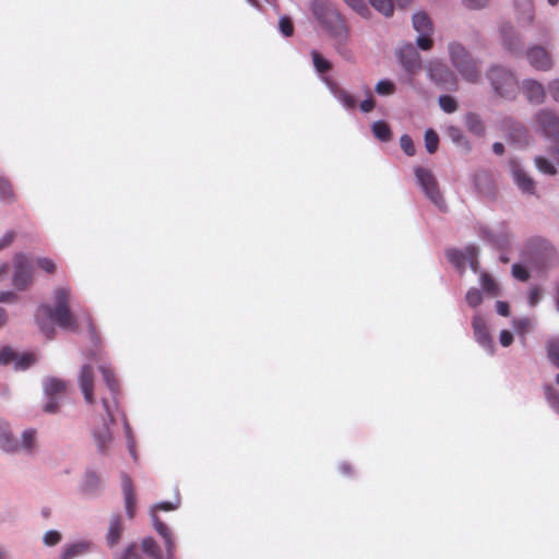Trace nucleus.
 Wrapping results in <instances>:
<instances>
[{
    "label": "nucleus",
    "instance_id": "f257e3e1",
    "mask_svg": "<svg viewBox=\"0 0 559 559\" xmlns=\"http://www.w3.org/2000/svg\"><path fill=\"white\" fill-rule=\"evenodd\" d=\"M71 290L68 287H57L53 290V305H40L35 313L39 330L48 340L56 336L55 326L48 320L57 323L61 329L72 332L79 331V324L70 310Z\"/></svg>",
    "mask_w": 559,
    "mask_h": 559
},
{
    "label": "nucleus",
    "instance_id": "f03ea898",
    "mask_svg": "<svg viewBox=\"0 0 559 559\" xmlns=\"http://www.w3.org/2000/svg\"><path fill=\"white\" fill-rule=\"evenodd\" d=\"M449 56L452 66L460 75L469 83H477L480 78L478 62L460 43H451L449 45Z\"/></svg>",
    "mask_w": 559,
    "mask_h": 559
},
{
    "label": "nucleus",
    "instance_id": "7ed1b4c3",
    "mask_svg": "<svg viewBox=\"0 0 559 559\" xmlns=\"http://www.w3.org/2000/svg\"><path fill=\"white\" fill-rule=\"evenodd\" d=\"M535 121L542 134L554 143L550 154L559 165V117L550 109H540Z\"/></svg>",
    "mask_w": 559,
    "mask_h": 559
},
{
    "label": "nucleus",
    "instance_id": "20e7f679",
    "mask_svg": "<svg viewBox=\"0 0 559 559\" xmlns=\"http://www.w3.org/2000/svg\"><path fill=\"white\" fill-rule=\"evenodd\" d=\"M487 76L495 92L503 98H514L518 92V81L513 73L502 67H492Z\"/></svg>",
    "mask_w": 559,
    "mask_h": 559
},
{
    "label": "nucleus",
    "instance_id": "39448f33",
    "mask_svg": "<svg viewBox=\"0 0 559 559\" xmlns=\"http://www.w3.org/2000/svg\"><path fill=\"white\" fill-rule=\"evenodd\" d=\"M68 391V383L59 378L49 377L44 382V392L47 399L43 409L46 413H56L59 409L60 402L64 399Z\"/></svg>",
    "mask_w": 559,
    "mask_h": 559
},
{
    "label": "nucleus",
    "instance_id": "423d86ee",
    "mask_svg": "<svg viewBox=\"0 0 559 559\" xmlns=\"http://www.w3.org/2000/svg\"><path fill=\"white\" fill-rule=\"evenodd\" d=\"M415 175L418 183L423 188L425 194L429 200L439 209L444 206V200L440 193L438 182L433 176V174L425 168L417 167L415 169Z\"/></svg>",
    "mask_w": 559,
    "mask_h": 559
},
{
    "label": "nucleus",
    "instance_id": "0eeeda50",
    "mask_svg": "<svg viewBox=\"0 0 559 559\" xmlns=\"http://www.w3.org/2000/svg\"><path fill=\"white\" fill-rule=\"evenodd\" d=\"M14 274L12 284L17 290L26 289L33 282V265L28 257L24 253L14 255Z\"/></svg>",
    "mask_w": 559,
    "mask_h": 559
},
{
    "label": "nucleus",
    "instance_id": "6e6552de",
    "mask_svg": "<svg viewBox=\"0 0 559 559\" xmlns=\"http://www.w3.org/2000/svg\"><path fill=\"white\" fill-rule=\"evenodd\" d=\"M319 19L334 40L349 38L345 20L334 9L328 8Z\"/></svg>",
    "mask_w": 559,
    "mask_h": 559
},
{
    "label": "nucleus",
    "instance_id": "1a4fd4ad",
    "mask_svg": "<svg viewBox=\"0 0 559 559\" xmlns=\"http://www.w3.org/2000/svg\"><path fill=\"white\" fill-rule=\"evenodd\" d=\"M429 76L438 85L449 91L457 90V80L453 71L442 62H431L429 64Z\"/></svg>",
    "mask_w": 559,
    "mask_h": 559
},
{
    "label": "nucleus",
    "instance_id": "9d476101",
    "mask_svg": "<svg viewBox=\"0 0 559 559\" xmlns=\"http://www.w3.org/2000/svg\"><path fill=\"white\" fill-rule=\"evenodd\" d=\"M513 9L519 26L526 27L532 25L535 16L533 0H513Z\"/></svg>",
    "mask_w": 559,
    "mask_h": 559
},
{
    "label": "nucleus",
    "instance_id": "9b49d317",
    "mask_svg": "<svg viewBox=\"0 0 559 559\" xmlns=\"http://www.w3.org/2000/svg\"><path fill=\"white\" fill-rule=\"evenodd\" d=\"M403 68L412 75L417 74L421 70V59L417 50L408 45L403 47L399 53Z\"/></svg>",
    "mask_w": 559,
    "mask_h": 559
},
{
    "label": "nucleus",
    "instance_id": "f8f14e48",
    "mask_svg": "<svg viewBox=\"0 0 559 559\" xmlns=\"http://www.w3.org/2000/svg\"><path fill=\"white\" fill-rule=\"evenodd\" d=\"M79 385L88 404L94 403V372L90 365H84L80 371Z\"/></svg>",
    "mask_w": 559,
    "mask_h": 559
},
{
    "label": "nucleus",
    "instance_id": "ddd939ff",
    "mask_svg": "<svg viewBox=\"0 0 559 559\" xmlns=\"http://www.w3.org/2000/svg\"><path fill=\"white\" fill-rule=\"evenodd\" d=\"M527 59L530 63L537 70L548 71L551 66V58L543 47H533L527 51Z\"/></svg>",
    "mask_w": 559,
    "mask_h": 559
},
{
    "label": "nucleus",
    "instance_id": "4468645a",
    "mask_svg": "<svg viewBox=\"0 0 559 559\" xmlns=\"http://www.w3.org/2000/svg\"><path fill=\"white\" fill-rule=\"evenodd\" d=\"M121 488L124 497L126 512L129 519L135 515V492L131 478L127 474L121 475Z\"/></svg>",
    "mask_w": 559,
    "mask_h": 559
},
{
    "label": "nucleus",
    "instance_id": "2eb2a0df",
    "mask_svg": "<svg viewBox=\"0 0 559 559\" xmlns=\"http://www.w3.org/2000/svg\"><path fill=\"white\" fill-rule=\"evenodd\" d=\"M477 255V249L474 246H468L464 251L460 250H448L447 258L449 261L454 264L456 267H463L466 261H469L472 266H474V260Z\"/></svg>",
    "mask_w": 559,
    "mask_h": 559
},
{
    "label": "nucleus",
    "instance_id": "dca6fc26",
    "mask_svg": "<svg viewBox=\"0 0 559 559\" xmlns=\"http://www.w3.org/2000/svg\"><path fill=\"white\" fill-rule=\"evenodd\" d=\"M523 93L531 104L539 105L544 103L546 93L544 86L534 80H526L523 83Z\"/></svg>",
    "mask_w": 559,
    "mask_h": 559
},
{
    "label": "nucleus",
    "instance_id": "f3484780",
    "mask_svg": "<svg viewBox=\"0 0 559 559\" xmlns=\"http://www.w3.org/2000/svg\"><path fill=\"white\" fill-rule=\"evenodd\" d=\"M499 32L502 44L509 51L514 52L521 48L520 37L510 23L501 24Z\"/></svg>",
    "mask_w": 559,
    "mask_h": 559
},
{
    "label": "nucleus",
    "instance_id": "a211bd4d",
    "mask_svg": "<svg viewBox=\"0 0 559 559\" xmlns=\"http://www.w3.org/2000/svg\"><path fill=\"white\" fill-rule=\"evenodd\" d=\"M123 532L122 519L119 514H112L109 521L106 542L108 546L114 547L118 544Z\"/></svg>",
    "mask_w": 559,
    "mask_h": 559
},
{
    "label": "nucleus",
    "instance_id": "6ab92c4d",
    "mask_svg": "<svg viewBox=\"0 0 559 559\" xmlns=\"http://www.w3.org/2000/svg\"><path fill=\"white\" fill-rule=\"evenodd\" d=\"M472 326L474 331V336L476 341L483 345L487 346L490 343V335L486 325V322L481 316L478 313L474 314Z\"/></svg>",
    "mask_w": 559,
    "mask_h": 559
},
{
    "label": "nucleus",
    "instance_id": "aec40b11",
    "mask_svg": "<svg viewBox=\"0 0 559 559\" xmlns=\"http://www.w3.org/2000/svg\"><path fill=\"white\" fill-rule=\"evenodd\" d=\"M513 179L523 192L525 193H535L536 185L535 181L520 167L513 168Z\"/></svg>",
    "mask_w": 559,
    "mask_h": 559
},
{
    "label": "nucleus",
    "instance_id": "412c9836",
    "mask_svg": "<svg viewBox=\"0 0 559 559\" xmlns=\"http://www.w3.org/2000/svg\"><path fill=\"white\" fill-rule=\"evenodd\" d=\"M397 5L401 8H405L409 4L411 0H395ZM370 4L380 13L385 16H391L393 14L394 5L393 0H369Z\"/></svg>",
    "mask_w": 559,
    "mask_h": 559
},
{
    "label": "nucleus",
    "instance_id": "4be33fe9",
    "mask_svg": "<svg viewBox=\"0 0 559 559\" xmlns=\"http://www.w3.org/2000/svg\"><path fill=\"white\" fill-rule=\"evenodd\" d=\"M504 128L508 129L510 138L514 142L519 144L527 142V130L522 123L506 120Z\"/></svg>",
    "mask_w": 559,
    "mask_h": 559
},
{
    "label": "nucleus",
    "instance_id": "5701e85b",
    "mask_svg": "<svg viewBox=\"0 0 559 559\" xmlns=\"http://www.w3.org/2000/svg\"><path fill=\"white\" fill-rule=\"evenodd\" d=\"M90 543L79 542L63 547L61 559H73L88 551Z\"/></svg>",
    "mask_w": 559,
    "mask_h": 559
},
{
    "label": "nucleus",
    "instance_id": "b1692460",
    "mask_svg": "<svg viewBox=\"0 0 559 559\" xmlns=\"http://www.w3.org/2000/svg\"><path fill=\"white\" fill-rule=\"evenodd\" d=\"M413 26L419 34L432 32V23L429 16L424 12H418L413 15Z\"/></svg>",
    "mask_w": 559,
    "mask_h": 559
},
{
    "label": "nucleus",
    "instance_id": "393cba45",
    "mask_svg": "<svg viewBox=\"0 0 559 559\" xmlns=\"http://www.w3.org/2000/svg\"><path fill=\"white\" fill-rule=\"evenodd\" d=\"M465 123L467 129L476 134V135H484L485 133V127L480 118L476 114H467L465 117Z\"/></svg>",
    "mask_w": 559,
    "mask_h": 559
},
{
    "label": "nucleus",
    "instance_id": "a878e982",
    "mask_svg": "<svg viewBox=\"0 0 559 559\" xmlns=\"http://www.w3.org/2000/svg\"><path fill=\"white\" fill-rule=\"evenodd\" d=\"M373 135L380 141L388 142L392 138L390 126L384 121H376L372 127Z\"/></svg>",
    "mask_w": 559,
    "mask_h": 559
},
{
    "label": "nucleus",
    "instance_id": "bb28decb",
    "mask_svg": "<svg viewBox=\"0 0 559 559\" xmlns=\"http://www.w3.org/2000/svg\"><path fill=\"white\" fill-rule=\"evenodd\" d=\"M94 439L100 452L105 451L107 445L111 442V433L108 425L105 424L99 431L94 432Z\"/></svg>",
    "mask_w": 559,
    "mask_h": 559
},
{
    "label": "nucleus",
    "instance_id": "cd10ccee",
    "mask_svg": "<svg viewBox=\"0 0 559 559\" xmlns=\"http://www.w3.org/2000/svg\"><path fill=\"white\" fill-rule=\"evenodd\" d=\"M349 38L344 39H335L334 40V47L338 55L346 61L353 62L354 61V52L348 44Z\"/></svg>",
    "mask_w": 559,
    "mask_h": 559
},
{
    "label": "nucleus",
    "instance_id": "c85d7f7f",
    "mask_svg": "<svg viewBox=\"0 0 559 559\" xmlns=\"http://www.w3.org/2000/svg\"><path fill=\"white\" fill-rule=\"evenodd\" d=\"M311 57L313 66L319 73H326L332 69L331 62L323 58V56L317 50L311 51Z\"/></svg>",
    "mask_w": 559,
    "mask_h": 559
},
{
    "label": "nucleus",
    "instance_id": "c756f323",
    "mask_svg": "<svg viewBox=\"0 0 559 559\" xmlns=\"http://www.w3.org/2000/svg\"><path fill=\"white\" fill-rule=\"evenodd\" d=\"M0 199L8 203H12L15 200V193L11 182L2 177L0 178Z\"/></svg>",
    "mask_w": 559,
    "mask_h": 559
},
{
    "label": "nucleus",
    "instance_id": "7c9ffc66",
    "mask_svg": "<svg viewBox=\"0 0 559 559\" xmlns=\"http://www.w3.org/2000/svg\"><path fill=\"white\" fill-rule=\"evenodd\" d=\"M99 370H100V372L103 374L104 381L106 382L108 389L114 394H116L118 392V389H119V383H118V380L115 377L114 371L110 368L105 367V366H102L99 368Z\"/></svg>",
    "mask_w": 559,
    "mask_h": 559
},
{
    "label": "nucleus",
    "instance_id": "2f4dec72",
    "mask_svg": "<svg viewBox=\"0 0 559 559\" xmlns=\"http://www.w3.org/2000/svg\"><path fill=\"white\" fill-rule=\"evenodd\" d=\"M425 146L428 153L433 154L437 152L439 146V136L432 129H428L425 132Z\"/></svg>",
    "mask_w": 559,
    "mask_h": 559
},
{
    "label": "nucleus",
    "instance_id": "473e14b6",
    "mask_svg": "<svg viewBox=\"0 0 559 559\" xmlns=\"http://www.w3.org/2000/svg\"><path fill=\"white\" fill-rule=\"evenodd\" d=\"M547 356L559 368V336L547 343Z\"/></svg>",
    "mask_w": 559,
    "mask_h": 559
},
{
    "label": "nucleus",
    "instance_id": "72a5a7b5",
    "mask_svg": "<svg viewBox=\"0 0 559 559\" xmlns=\"http://www.w3.org/2000/svg\"><path fill=\"white\" fill-rule=\"evenodd\" d=\"M438 102L440 108L447 114H452L459 108L456 99L450 95H441Z\"/></svg>",
    "mask_w": 559,
    "mask_h": 559
},
{
    "label": "nucleus",
    "instance_id": "f704fd0d",
    "mask_svg": "<svg viewBox=\"0 0 559 559\" xmlns=\"http://www.w3.org/2000/svg\"><path fill=\"white\" fill-rule=\"evenodd\" d=\"M0 448L7 452H14L19 449L16 440L11 433H0Z\"/></svg>",
    "mask_w": 559,
    "mask_h": 559
},
{
    "label": "nucleus",
    "instance_id": "c9c22d12",
    "mask_svg": "<svg viewBox=\"0 0 559 559\" xmlns=\"http://www.w3.org/2000/svg\"><path fill=\"white\" fill-rule=\"evenodd\" d=\"M335 96L347 109H354L357 105L356 98L343 88L337 90Z\"/></svg>",
    "mask_w": 559,
    "mask_h": 559
},
{
    "label": "nucleus",
    "instance_id": "e433bc0d",
    "mask_svg": "<svg viewBox=\"0 0 559 559\" xmlns=\"http://www.w3.org/2000/svg\"><path fill=\"white\" fill-rule=\"evenodd\" d=\"M36 444V430L27 429L22 433L21 448L32 451Z\"/></svg>",
    "mask_w": 559,
    "mask_h": 559
},
{
    "label": "nucleus",
    "instance_id": "4c0bfd02",
    "mask_svg": "<svg viewBox=\"0 0 559 559\" xmlns=\"http://www.w3.org/2000/svg\"><path fill=\"white\" fill-rule=\"evenodd\" d=\"M483 288L490 295L497 296L499 294V288L493 278L487 273H483L480 276Z\"/></svg>",
    "mask_w": 559,
    "mask_h": 559
},
{
    "label": "nucleus",
    "instance_id": "58836bf2",
    "mask_svg": "<svg viewBox=\"0 0 559 559\" xmlns=\"http://www.w3.org/2000/svg\"><path fill=\"white\" fill-rule=\"evenodd\" d=\"M535 165L539 171L547 175H555L557 171L554 164L543 156L535 158Z\"/></svg>",
    "mask_w": 559,
    "mask_h": 559
},
{
    "label": "nucleus",
    "instance_id": "ea45409f",
    "mask_svg": "<svg viewBox=\"0 0 559 559\" xmlns=\"http://www.w3.org/2000/svg\"><path fill=\"white\" fill-rule=\"evenodd\" d=\"M379 95L388 96L395 92V84L389 80H381L374 87Z\"/></svg>",
    "mask_w": 559,
    "mask_h": 559
},
{
    "label": "nucleus",
    "instance_id": "a19ab883",
    "mask_svg": "<svg viewBox=\"0 0 559 559\" xmlns=\"http://www.w3.org/2000/svg\"><path fill=\"white\" fill-rule=\"evenodd\" d=\"M546 399L555 412L559 414V393L550 385L545 386Z\"/></svg>",
    "mask_w": 559,
    "mask_h": 559
},
{
    "label": "nucleus",
    "instance_id": "79ce46f5",
    "mask_svg": "<svg viewBox=\"0 0 559 559\" xmlns=\"http://www.w3.org/2000/svg\"><path fill=\"white\" fill-rule=\"evenodd\" d=\"M466 302L473 308L479 306L483 302L481 292L477 288H471L466 294Z\"/></svg>",
    "mask_w": 559,
    "mask_h": 559
},
{
    "label": "nucleus",
    "instance_id": "37998d69",
    "mask_svg": "<svg viewBox=\"0 0 559 559\" xmlns=\"http://www.w3.org/2000/svg\"><path fill=\"white\" fill-rule=\"evenodd\" d=\"M400 145L406 155H408V156L415 155V153H416L415 144L409 135L403 134L400 139Z\"/></svg>",
    "mask_w": 559,
    "mask_h": 559
},
{
    "label": "nucleus",
    "instance_id": "c03bdc74",
    "mask_svg": "<svg viewBox=\"0 0 559 559\" xmlns=\"http://www.w3.org/2000/svg\"><path fill=\"white\" fill-rule=\"evenodd\" d=\"M142 549L146 554H148L150 556H152L154 558L158 557L159 548H158L156 542L153 538L148 537V538L143 539V542H142Z\"/></svg>",
    "mask_w": 559,
    "mask_h": 559
},
{
    "label": "nucleus",
    "instance_id": "a18cd8bd",
    "mask_svg": "<svg viewBox=\"0 0 559 559\" xmlns=\"http://www.w3.org/2000/svg\"><path fill=\"white\" fill-rule=\"evenodd\" d=\"M37 265L45 271L46 273L52 274L56 272V263L49 258H39L37 259Z\"/></svg>",
    "mask_w": 559,
    "mask_h": 559
},
{
    "label": "nucleus",
    "instance_id": "49530a36",
    "mask_svg": "<svg viewBox=\"0 0 559 559\" xmlns=\"http://www.w3.org/2000/svg\"><path fill=\"white\" fill-rule=\"evenodd\" d=\"M431 33L419 34L417 37V45L423 50H429L432 48L433 41L430 37Z\"/></svg>",
    "mask_w": 559,
    "mask_h": 559
},
{
    "label": "nucleus",
    "instance_id": "de8ad7c7",
    "mask_svg": "<svg viewBox=\"0 0 559 559\" xmlns=\"http://www.w3.org/2000/svg\"><path fill=\"white\" fill-rule=\"evenodd\" d=\"M152 519H153V524H154V527L156 530V532L162 536H168L170 533L169 528L167 527V525L165 523H163L158 516L156 515V513H153L152 514Z\"/></svg>",
    "mask_w": 559,
    "mask_h": 559
},
{
    "label": "nucleus",
    "instance_id": "09e8293b",
    "mask_svg": "<svg viewBox=\"0 0 559 559\" xmlns=\"http://www.w3.org/2000/svg\"><path fill=\"white\" fill-rule=\"evenodd\" d=\"M99 485V478L94 472H88L85 475V488L88 491L95 490Z\"/></svg>",
    "mask_w": 559,
    "mask_h": 559
},
{
    "label": "nucleus",
    "instance_id": "8fccbe9b",
    "mask_svg": "<svg viewBox=\"0 0 559 559\" xmlns=\"http://www.w3.org/2000/svg\"><path fill=\"white\" fill-rule=\"evenodd\" d=\"M36 361V356L34 354H23L19 359L16 360V365L21 369H26L29 366H32Z\"/></svg>",
    "mask_w": 559,
    "mask_h": 559
},
{
    "label": "nucleus",
    "instance_id": "3c124183",
    "mask_svg": "<svg viewBox=\"0 0 559 559\" xmlns=\"http://www.w3.org/2000/svg\"><path fill=\"white\" fill-rule=\"evenodd\" d=\"M512 275L516 280L522 281V282L527 281L528 277H530L528 271L524 266H522L521 264H514L512 266Z\"/></svg>",
    "mask_w": 559,
    "mask_h": 559
},
{
    "label": "nucleus",
    "instance_id": "603ef678",
    "mask_svg": "<svg viewBox=\"0 0 559 559\" xmlns=\"http://www.w3.org/2000/svg\"><path fill=\"white\" fill-rule=\"evenodd\" d=\"M17 357L15 353L10 347H3L0 350V365H7L13 360H15Z\"/></svg>",
    "mask_w": 559,
    "mask_h": 559
},
{
    "label": "nucleus",
    "instance_id": "864d4df0",
    "mask_svg": "<svg viewBox=\"0 0 559 559\" xmlns=\"http://www.w3.org/2000/svg\"><path fill=\"white\" fill-rule=\"evenodd\" d=\"M348 5L352 7L358 14H360L364 17H367L369 14V9L364 2V0H350V4Z\"/></svg>",
    "mask_w": 559,
    "mask_h": 559
},
{
    "label": "nucleus",
    "instance_id": "5fc2aeb1",
    "mask_svg": "<svg viewBox=\"0 0 559 559\" xmlns=\"http://www.w3.org/2000/svg\"><path fill=\"white\" fill-rule=\"evenodd\" d=\"M61 540V534L57 531H48L44 535V543L47 546H55Z\"/></svg>",
    "mask_w": 559,
    "mask_h": 559
},
{
    "label": "nucleus",
    "instance_id": "6e6d98bb",
    "mask_svg": "<svg viewBox=\"0 0 559 559\" xmlns=\"http://www.w3.org/2000/svg\"><path fill=\"white\" fill-rule=\"evenodd\" d=\"M294 33V25L288 16H282V35L292 36Z\"/></svg>",
    "mask_w": 559,
    "mask_h": 559
},
{
    "label": "nucleus",
    "instance_id": "4d7b16f0",
    "mask_svg": "<svg viewBox=\"0 0 559 559\" xmlns=\"http://www.w3.org/2000/svg\"><path fill=\"white\" fill-rule=\"evenodd\" d=\"M548 92L552 99L559 103V80H554L548 84Z\"/></svg>",
    "mask_w": 559,
    "mask_h": 559
},
{
    "label": "nucleus",
    "instance_id": "13d9d810",
    "mask_svg": "<svg viewBox=\"0 0 559 559\" xmlns=\"http://www.w3.org/2000/svg\"><path fill=\"white\" fill-rule=\"evenodd\" d=\"M500 344L504 347H508L512 344L513 342V335L511 332L507 331V330H503L501 331L500 333Z\"/></svg>",
    "mask_w": 559,
    "mask_h": 559
},
{
    "label": "nucleus",
    "instance_id": "bf43d9fd",
    "mask_svg": "<svg viewBox=\"0 0 559 559\" xmlns=\"http://www.w3.org/2000/svg\"><path fill=\"white\" fill-rule=\"evenodd\" d=\"M87 321H88V332H90L91 340H92V342L95 345H98L99 344V337L97 335L96 328H95V325H94V323L92 321V318L88 317Z\"/></svg>",
    "mask_w": 559,
    "mask_h": 559
},
{
    "label": "nucleus",
    "instance_id": "052dcab7",
    "mask_svg": "<svg viewBox=\"0 0 559 559\" xmlns=\"http://www.w3.org/2000/svg\"><path fill=\"white\" fill-rule=\"evenodd\" d=\"M374 106H376V100L372 97H369V98L362 100L360 103L359 107H360L361 111L370 112L371 110H373Z\"/></svg>",
    "mask_w": 559,
    "mask_h": 559
},
{
    "label": "nucleus",
    "instance_id": "680f3d73",
    "mask_svg": "<svg viewBox=\"0 0 559 559\" xmlns=\"http://www.w3.org/2000/svg\"><path fill=\"white\" fill-rule=\"evenodd\" d=\"M15 237V234L13 231L7 233L1 239H0V251L8 246H10Z\"/></svg>",
    "mask_w": 559,
    "mask_h": 559
},
{
    "label": "nucleus",
    "instance_id": "e2e57ef3",
    "mask_svg": "<svg viewBox=\"0 0 559 559\" xmlns=\"http://www.w3.org/2000/svg\"><path fill=\"white\" fill-rule=\"evenodd\" d=\"M17 296L13 292H0V302H14Z\"/></svg>",
    "mask_w": 559,
    "mask_h": 559
},
{
    "label": "nucleus",
    "instance_id": "0e129e2a",
    "mask_svg": "<svg viewBox=\"0 0 559 559\" xmlns=\"http://www.w3.org/2000/svg\"><path fill=\"white\" fill-rule=\"evenodd\" d=\"M463 2L471 9H481L487 4V0H463Z\"/></svg>",
    "mask_w": 559,
    "mask_h": 559
},
{
    "label": "nucleus",
    "instance_id": "69168bd1",
    "mask_svg": "<svg viewBox=\"0 0 559 559\" xmlns=\"http://www.w3.org/2000/svg\"><path fill=\"white\" fill-rule=\"evenodd\" d=\"M539 298H540L539 289L537 287L532 288L528 293V300H530L531 306H535L539 301Z\"/></svg>",
    "mask_w": 559,
    "mask_h": 559
},
{
    "label": "nucleus",
    "instance_id": "338daca9",
    "mask_svg": "<svg viewBox=\"0 0 559 559\" xmlns=\"http://www.w3.org/2000/svg\"><path fill=\"white\" fill-rule=\"evenodd\" d=\"M496 309L497 312L503 317H508L510 313L509 305L504 301H497Z\"/></svg>",
    "mask_w": 559,
    "mask_h": 559
},
{
    "label": "nucleus",
    "instance_id": "774afa93",
    "mask_svg": "<svg viewBox=\"0 0 559 559\" xmlns=\"http://www.w3.org/2000/svg\"><path fill=\"white\" fill-rule=\"evenodd\" d=\"M338 471L344 476H352L354 474V468L349 463H341L338 465Z\"/></svg>",
    "mask_w": 559,
    "mask_h": 559
}]
</instances>
